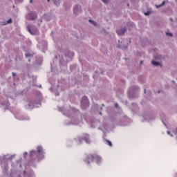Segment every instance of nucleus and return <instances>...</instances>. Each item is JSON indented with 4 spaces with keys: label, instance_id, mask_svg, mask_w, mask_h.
<instances>
[{
    "label": "nucleus",
    "instance_id": "nucleus-10",
    "mask_svg": "<svg viewBox=\"0 0 177 177\" xmlns=\"http://www.w3.org/2000/svg\"><path fill=\"white\" fill-rule=\"evenodd\" d=\"M64 55H65V57H73V56H74V53L68 51V50H66L64 53Z\"/></svg>",
    "mask_w": 177,
    "mask_h": 177
},
{
    "label": "nucleus",
    "instance_id": "nucleus-9",
    "mask_svg": "<svg viewBox=\"0 0 177 177\" xmlns=\"http://www.w3.org/2000/svg\"><path fill=\"white\" fill-rule=\"evenodd\" d=\"M71 124L73 125H77V124H80V121L78 120V118H73L72 119V122L71 123H68V125H71Z\"/></svg>",
    "mask_w": 177,
    "mask_h": 177
},
{
    "label": "nucleus",
    "instance_id": "nucleus-33",
    "mask_svg": "<svg viewBox=\"0 0 177 177\" xmlns=\"http://www.w3.org/2000/svg\"><path fill=\"white\" fill-rule=\"evenodd\" d=\"M56 96H59V93H56Z\"/></svg>",
    "mask_w": 177,
    "mask_h": 177
},
{
    "label": "nucleus",
    "instance_id": "nucleus-23",
    "mask_svg": "<svg viewBox=\"0 0 177 177\" xmlns=\"http://www.w3.org/2000/svg\"><path fill=\"white\" fill-rule=\"evenodd\" d=\"M165 5V1H162L160 6H164Z\"/></svg>",
    "mask_w": 177,
    "mask_h": 177
},
{
    "label": "nucleus",
    "instance_id": "nucleus-15",
    "mask_svg": "<svg viewBox=\"0 0 177 177\" xmlns=\"http://www.w3.org/2000/svg\"><path fill=\"white\" fill-rule=\"evenodd\" d=\"M107 145H109V146H110V147H111V146H113V144L110 142V140H106Z\"/></svg>",
    "mask_w": 177,
    "mask_h": 177
},
{
    "label": "nucleus",
    "instance_id": "nucleus-37",
    "mask_svg": "<svg viewBox=\"0 0 177 177\" xmlns=\"http://www.w3.org/2000/svg\"><path fill=\"white\" fill-rule=\"evenodd\" d=\"M87 163L89 164V161H88Z\"/></svg>",
    "mask_w": 177,
    "mask_h": 177
},
{
    "label": "nucleus",
    "instance_id": "nucleus-4",
    "mask_svg": "<svg viewBox=\"0 0 177 177\" xmlns=\"http://www.w3.org/2000/svg\"><path fill=\"white\" fill-rule=\"evenodd\" d=\"M88 160H96V161H97V162H99V161H102V158L97 155H90L87 156Z\"/></svg>",
    "mask_w": 177,
    "mask_h": 177
},
{
    "label": "nucleus",
    "instance_id": "nucleus-21",
    "mask_svg": "<svg viewBox=\"0 0 177 177\" xmlns=\"http://www.w3.org/2000/svg\"><path fill=\"white\" fill-rule=\"evenodd\" d=\"M48 17H49L48 15H44L45 19H46V20H48V21H49V19H48Z\"/></svg>",
    "mask_w": 177,
    "mask_h": 177
},
{
    "label": "nucleus",
    "instance_id": "nucleus-16",
    "mask_svg": "<svg viewBox=\"0 0 177 177\" xmlns=\"http://www.w3.org/2000/svg\"><path fill=\"white\" fill-rule=\"evenodd\" d=\"M32 56V54L30 53H26V57H30Z\"/></svg>",
    "mask_w": 177,
    "mask_h": 177
},
{
    "label": "nucleus",
    "instance_id": "nucleus-20",
    "mask_svg": "<svg viewBox=\"0 0 177 177\" xmlns=\"http://www.w3.org/2000/svg\"><path fill=\"white\" fill-rule=\"evenodd\" d=\"M144 15H145V16H149V15H150V11H148V12H145Z\"/></svg>",
    "mask_w": 177,
    "mask_h": 177
},
{
    "label": "nucleus",
    "instance_id": "nucleus-19",
    "mask_svg": "<svg viewBox=\"0 0 177 177\" xmlns=\"http://www.w3.org/2000/svg\"><path fill=\"white\" fill-rule=\"evenodd\" d=\"M166 35H169V37H173L174 36V35L172 33L168 32H166Z\"/></svg>",
    "mask_w": 177,
    "mask_h": 177
},
{
    "label": "nucleus",
    "instance_id": "nucleus-38",
    "mask_svg": "<svg viewBox=\"0 0 177 177\" xmlns=\"http://www.w3.org/2000/svg\"><path fill=\"white\" fill-rule=\"evenodd\" d=\"M171 136L172 137V136H174L173 135H171Z\"/></svg>",
    "mask_w": 177,
    "mask_h": 177
},
{
    "label": "nucleus",
    "instance_id": "nucleus-32",
    "mask_svg": "<svg viewBox=\"0 0 177 177\" xmlns=\"http://www.w3.org/2000/svg\"><path fill=\"white\" fill-rule=\"evenodd\" d=\"M30 3H32V0H30Z\"/></svg>",
    "mask_w": 177,
    "mask_h": 177
},
{
    "label": "nucleus",
    "instance_id": "nucleus-29",
    "mask_svg": "<svg viewBox=\"0 0 177 177\" xmlns=\"http://www.w3.org/2000/svg\"><path fill=\"white\" fill-rule=\"evenodd\" d=\"M54 3L57 6V1H54Z\"/></svg>",
    "mask_w": 177,
    "mask_h": 177
},
{
    "label": "nucleus",
    "instance_id": "nucleus-26",
    "mask_svg": "<svg viewBox=\"0 0 177 177\" xmlns=\"http://www.w3.org/2000/svg\"><path fill=\"white\" fill-rule=\"evenodd\" d=\"M13 77H16V73L15 72L12 73Z\"/></svg>",
    "mask_w": 177,
    "mask_h": 177
},
{
    "label": "nucleus",
    "instance_id": "nucleus-27",
    "mask_svg": "<svg viewBox=\"0 0 177 177\" xmlns=\"http://www.w3.org/2000/svg\"><path fill=\"white\" fill-rule=\"evenodd\" d=\"M27 154H28V153H27V152H25V153H24V157L26 158V156H27Z\"/></svg>",
    "mask_w": 177,
    "mask_h": 177
},
{
    "label": "nucleus",
    "instance_id": "nucleus-5",
    "mask_svg": "<svg viewBox=\"0 0 177 177\" xmlns=\"http://www.w3.org/2000/svg\"><path fill=\"white\" fill-rule=\"evenodd\" d=\"M28 20H35L37 19V15L34 12H29L26 16Z\"/></svg>",
    "mask_w": 177,
    "mask_h": 177
},
{
    "label": "nucleus",
    "instance_id": "nucleus-18",
    "mask_svg": "<svg viewBox=\"0 0 177 177\" xmlns=\"http://www.w3.org/2000/svg\"><path fill=\"white\" fill-rule=\"evenodd\" d=\"M1 26H6V24H8V23L6 21H1L0 22Z\"/></svg>",
    "mask_w": 177,
    "mask_h": 177
},
{
    "label": "nucleus",
    "instance_id": "nucleus-34",
    "mask_svg": "<svg viewBox=\"0 0 177 177\" xmlns=\"http://www.w3.org/2000/svg\"><path fill=\"white\" fill-rule=\"evenodd\" d=\"M47 2H50V0H47Z\"/></svg>",
    "mask_w": 177,
    "mask_h": 177
},
{
    "label": "nucleus",
    "instance_id": "nucleus-1",
    "mask_svg": "<svg viewBox=\"0 0 177 177\" xmlns=\"http://www.w3.org/2000/svg\"><path fill=\"white\" fill-rule=\"evenodd\" d=\"M37 152L35 151H30V156H32V153L37 154L39 158H44V150H42V147H37Z\"/></svg>",
    "mask_w": 177,
    "mask_h": 177
},
{
    "label": "nucleus",
    "instance_id": "nucleus-30",
    "mask_svg": "<svg viewBox=\"0 0 177 177\" xmlns=\"http://www.w3.org/2000/svg\"><path fill=\"white\" fill-rule=\"evenodd\" d=\"M167 135H171V131H167Z\"/></svg>",
    "mask_w": 177,
    "mask_h": 177
},
{
    "label": "nucleus",
    "instance_id": "nucleus-17",
    "mask_svg": "<svg viewBox=\"0 0 177 177\" xmlns=\"http://www.w3.org/2000/svg\"><path fill=\"white\" fill-rule=\"evenodd\" d=\"M12 19H10L8 21H6L7 24H12Z\"/></svg>",
    "mask_w": 177,
    "mask_h": 177
},
{
    "label": "nucleus",
    "instance_id": "nucleus-12",
    "mask_svg": "<svg viewBox=\"0 0 177 177\" xmlns=\"http://www.w3.org/2000/svg\"><path fill=\"white\" fill-rule=\"evenodd\" d=\"M151 64H152L153 66H154L155 67H158V66H161V64H160V62H156V61H154V60H152V61H151Z\"/></svg>",
    "mask_w": 177,
    "mask_h": 177
},
{
    "label": "nucleus",
    "instance_id": "nucleus-7",
    "mask_svg": "<svg viewBox=\"0 0 177 177\" xmlns=\"http://www.w3.org/2000/svg\"><path fill=\"white\" fill-rule=\"evenodd\" d=\"M116 32L118 35H124V34L127 32V28H121L120 29L116 30Z\"/></svg>",
    "mask_w": 177,
    "mask_h": 177
},
{
    "label": "nucleus",
    "instance_id": "nucleus-24",
    "mask_svg": "<svg viewBox=\"0 0 177 177\" xmlns=\"http://www.w3.org/2000/svg\"><path fill=\"white\" fill-rule=\"evenodd\" d=\"M161 6H161V4L160 5H156V8H161Z\"/></svg>",
    "mask_w": 177,
    "mask_h": 177
},
{
    "label": "nucleus",
    "instance_id": "nucleus-13",
    "mask_svg": "<svg viewBox=\"0 0 177 177\" xmlns=\"http://www.w3.org/2000/svg\"><path fill=\"white\" fill-rule=\"evenodd\" d=\"M84 140H85L86 143H91V141L89 140V136L88 134L84 136Z\"/></svg>",
    "mask_w": 177,
    "mask_h": 177
},
{
    "label": "nucleus",
    "instance_id": "nucleus-28",
    "mask_svg": "<svg viewBox=\"0 0 177 177\" xmlns=\"http://www.w3.org/2000/svg\"><path fill=\"white\" fill-rule=\"evenodd\" d=\"M17 2H23V0H15Z\"/></svg>",
    "mask_w": 177,
    "mask_h": 177
},
{
    "label": "nucleus",
    "instance_id": "nucleus-2",
    "mask_svg": "<svg viewBox=\"0 0 177 177\" xmlns=\"http://www.w3.org/2000/svg\"><path fill=\"white\" fill-rule=\"evenodd\" d=\"M26 28L31 35H37L38 34V29L32 25H28Z\"/></svg>",
    "mask_w": 177,
    "mask_h": 177
},
{
    "label": "nucleus",
    "instance_id": "nucleus-22",
    "mask_svg": "<svg viewBox=\"0 0 177 177\" xmlns=\"http://www.w3.org/2000/svg\"><path fill=\"white\" fill-rule=\"evenodd\" d=\"M104 3H107L109 2V0H102Z\"/></svg>",
    "mask_w": 177,
    "mask_h": 177
},
{
    "label": "nucleus",
    "instance_id": "nucleus-14",
    "mask_svg": "<svg viewBox=\"0 0 177 177\" xmlns=\"http://www.w3.org/2000/svg\"><path fill=\"white\" fill-rule=\"evenodd\" d=\"M88 21H89V23H91V24L93 26H97V24H96V22L95 21L89 19Z\"/></svg>",
    "mask_w": 177,
    "mask_h": 177
},
{
    "label": "nucleus",
    "instance_id": "nucleus-31",
    "mask_svg": "<svg viewBox=\"0 0 177 177\" xmlns=\"http://www.w3.org/2000/svg\"><path fill=\"white\" fill-rule=\"evenodd\" d=\"M115 107H118V104H115Z\"/></svg>",
    "mask_w": 177,
    "mask_h": 177
},
{
    "label": "nucleus",
    "instance_id": "nucleus-6",
    "mask_svg": "<svg viewBox=\"0 0 177 177\" xmlns=\"http://www.w3.org/2000/svg\"><path fill=\"white\" fill-rule=\"evenodd\" d=\"M34 107H39V104H36L35 105L32 104L31 102H28L26 105V109L28 110H31L32 109H34Z\"/></svg>",
    "mask_w": 177,
    "mask_h": 177
},
{
    "label": "nucleus",
    "instance_id": "nucleus-35",
    "mask_svg": "<svg viewBox=\"0 0 177 177\" xmlns=\"http://www.w3.org/2000/svg\"><path fill=\"white\" fill-rule=\"evenodd\" d=\"M100 115H102V112H100Z\"/></svg>",
    "mask_w": 177,
    "mask_h": 177
},
{
    "label": "nucleus",
    "instance_id": "nucleus-3",
    "mask_svg": "<svg viewBox=\"0 0 177 177\" xmlns=\"http://www.w3.org/2000/svg\"><path fill=\"white\" fill-rule=\"evenodd\" d=\"M88 106H89V101L88 100V97H83L81 101V106L84 110H85V109L88 108Z\"/></svg>",
    "mask_w": 177,
    "mask_h": 177
},
{
    "label": "nucleus",
    "instance_id": "nucleus-25",
    "mask_svg": "<svg viewBox=\"0 0 177 177\" xmlns=\"http://www.w3.org/2000/svg\"><path fill=\"white\" fill-rule=\"evenodd\" d=\"M79 142H80V143H82V138H79Z\"/></svg>",
    "mask_w": 177,
    "mask_h": 177
},
{
    "label": "nucleus",
    "instance_id": "nucleus-8",
    "mask_svg": "<svg viewBox=\"0 0 177 177\" xmlns=\"http://www.w3.org/2000/svg\"><path fill=\"white\" fill-rule=\"evenodd\" d=\"M73 12L75 15H78V13H81V6H75L73 8Z\"/></svg>",
    "mask_w": 177,
    "mask_h": 177
},
{
    "label": "nucleus",
    "instance_id": "nucleus-36",
    "mask_svg": "<svg viewBox=\"0 0 177 177\" xmlns=\"http://www.w3.org/2000/svg\"><path fill=\"white\" fill-rule=\"evenodd\" d=\"M170 20L172 21V20H173L172 18H171Z\"/></svg>",
    "mask_w": 177,
    "mask_h": 177
},
{
    "label": "nucleus",
    "instance_id": "nucleus-11",
    "mask_svg": "<svg viewBox=\"0 0 177 177\" xmlns=\"http://www.w3.org/2000/svg\"><path fill=\"white\" fill-rule=\"evenodd\" d=\"M117 48H118V49H123L124 50H125V49H128V45L124 46V45L118 44L117 46Z\"/></svg>",
    "mask_w": 177,
    "mask_h": 177
}]
</instances>
